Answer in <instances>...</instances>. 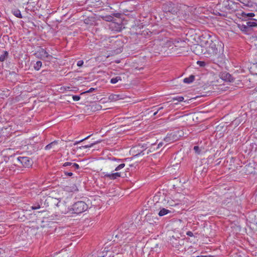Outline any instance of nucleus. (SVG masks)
<instances>
[{
  "mask_svg": "<svg viewBox=\"0 0 257 257\" xmlns=\"http://www.w3.org/2000/svg\"><path fill=\"white\" fill-rule=\"evenodd\" d=\"M194 150L197 154H200L201 151L200 148L197 146H195L194 147Z\"/></svg>",
  "mask_w": 257,
  "mask_h": 257,
  "instance_id": "obj_34",
  "label": "nucleus"
},
{
  "mask_svg": "<svg viewBox=\"0 0 257 257\" xmlns=\"http://www.w3.org/2000/svg\"><path fill=\"white\" fill-rule=\"evenodd\" d=\"M108 159L107 165L110 169L115 168L118 165L123 162V160L117 159L115 157H110Z\"/></svg>",
  "mask_w": 257,
  "mask_h": 257,
  "instance_id": "obj_3",
  "label": "nucleus"
},
{
  "mask_svg": "<svg viewBox=\"0 0 257 257\" xmlns=\"http://www.w3.org/2000/svg\"><path fill=\"white\" fill-rule=\"evenodd\" d=\"M83 60H79L77 62V65L79 67H81L83 64Z\"/></svg>",
  "mask_w": 257,
  "mask_h": 257,
  "instance_id": "obj_38",
  "label": "nucleus"
},
{
  "mask_svg": "<svg viewBox=\"0 0 257 257\" xmlns=\"http://www.w3.org/2000/svg\"><path fill=\"white\" fill-rule=\"evenodd\" d=\"M254 14L253 13H248V14H245V13L243 12L242 13V16H246L247 17H253L254 16Z\"/></svg>",
  "mask_w": 257,
  "mask_h": 257,
  "instance_id": "obj_30",
  "label": "nucleus"
},
{
  "mask_svg": "<svg viewBox=\"0 0 257 257\" xmlns=\"http://www.w3.org/2000/svg\"><path fill=\"white\" fill-rule=\"evenodd\" d=\"M119 80H121V78L120 76H116L112 78L110 80V83L112 84H115L117 83Z\"/></svg>",
  "mask_w": 257,
  "mask_h": 257,
  "instance_id": "obj_23",
  "label": "nucleus"
},
{
  "mask_svg": "<svg viewBox=\"0 0 257 257\" xmlns=\"http://www.w3.org/2000/svg\"><path fill=\"white\" fill-rule=\"evenodd\" d=\"M58 143V141H54L51 143L47 145L45 148V149L46 150H50L51 149L53 146L57 145Z\"/></svg>",
  "mask_w": 257,
  "mask_h": 257,
  "instance_id": "obj_19",
  "label": "nucleus"
},
{
  "mask_svg": "<svg viewBox=\"0 0 257 257\" xmlns=\"http://www.w3.org/2000/svg\"><path fill=\"white\" fill-rule=\"evenodd\" d=\"M67 191H71V192H74V191H78V189H77V186L75 184H74V185H73L72 186L70 187V189L67 190Z\"/></svg>",
  "mask_w": 257,
  "mask_h": 257,
  "instance_id": "obj_28",
  "label": "nucleus"
},
{
  "mask_svg": "<svg viewBox=\"0 0 257 257\" xmlns=\"http://www.w3.org/2000/svg\"><path fill=\"white\" fill-rule=\"evenodd\" d=\"M239 2L244 5L248 6V0H239Z\"/></svg>",
  "mask_w": 257,
  "mask_h": 257,
  "instance_id": "obj_35",
  "label": "nucleus"
},
{
  "mask_svg": "<svg viewBox=\"0 0 257 257\" xmlns=\"http://www.w3.org/2000/svg\"><path fill=\"white\" fill-rule=\"evenodd\" d=\"M80 99V97L79 95H73V99L74 101H78Z\"/></svg>",
  "mask_w": 257,
  "mask_h": 257,
  "instance_id": "obj_36",
  "label": "nucleus"
},
{
  "mask_svg": "<svg viewBox=\"0 0 257 257\" xmlns=\"http://www.w3.org/2000/svg\"><path fill=\"white\" fill-rule=\"evenodd\" d=\"M172 99L174 101L177 100L178 102L183 101L184 99V97L183 96H178L172 97Z\"/></svg>",
  "mask_w": 257,
  "mask_h": 257,
  "instance_id": "obj_26",
  "label": "nucleus"
},
{
  "mask_svg": "<svg viewBox=\"0 0 257 257\" xmlns=\"http://www.w3.org/2000/svg\"><path fill=\"white\" fill-rule=\"evenodd\" d=\"M125 166V164L123 162H121L119 165H118L115 168L114 171H118L120 169L123 168Z\"/></svg>",
  "mask_w": 257,
  "mask_h": 257,
  "instance_id": "obj_25",
  "label": "nucleus"
},
{
  "mask_svg": "<svg viewBox=\"0 0 257 257\" xmlns=\"http://www.w3.org/2000/svg\"><path fill=\"white\" fill-rule=\"evenodd\" d=\"M196 257H211V256L207 255H198Z\"/></svg>",
  "mask_w": 257,
  "mask_h": 257,
  "instance_id": "obj_41",
  "label": "nucleus"
},
{
  "mask_svg": "<svg viewBox=\"0 0 257 257\" xmlns=\"http://www.w3.org/2000/svg\"><path fill=\"white\" fill-rule=\"evenodd\" d=\"M194 80L195 76L193 75H191L188 77L185 78L183 80V82L185 83L190 84L193 82Z\"/></svg>",
  "mask_w": 257,
  "mask_h": 257,
  "instance_id": "obj_16",
  "label": "nucleus"
},
{
  "mask_svg": "<svg viewBox=\"0 0 257 257\" xmlns=\"http://www.w3.org/2000/svg\"><path fill=\"white\" fill-rule=\"evenodd\" d=\"M64 174L66 175H67V176H71L73 175V173L71 171L68 172V171H64Z\"/></svg>",
  "mask_w": 257,
  "mask_h": 257,
  "instance_id": "obj_37",
  "label": "nucleus"
},
{
  "mask_svg": "<svg viewBox=\"0 0 257 257\" xmlns=\"http://www.w3.org/2000/svg\"><path fill=\"white\" fill-rule=\"evenodd\" d=\"M170 241L172 246L175 248H178L180 245L183 244V240L182 239H179V237L176 238L173 236L171 238Z\"/></svg>",
  "mask_w": 257,
  "mask_h": 257,
  "instance_id": "obj_10",
  "label": "nucleus"
},
{
  "mask_svg": "<svg viewBox=\"0 0 257 257\" xmlns=\"http://www.w3.org/2000/svg\"><path fill=\"white\" fill-rule=\"evenodd\" d=\"M97 90V88H90L88 90H87L83 93H81V94H83L84 93H90V92H93L94 91H95Z\"/></svg>",
  "mask_w": 257,
  "mask_h": 257,
  "instance_id": "obj_33",
  "label": "nucleus"
},
{
  "mask_svg": "<svg viewBox=\"0 0 257 257\" xmlns=\"http://www.w3.org/2000/svg\"><path fill=\"white\" fill-rule=\"evenodd\" d=\"M151 152V151L150 150H148L146 151V149H144V150L141 151L140 152L137 154L136 155H134V157L139 156L140 155H144L146 154L147 155H148Z\"/></svg>",
  "mask_w": 257,
  "mask_h": 257,
  "instance_id": "obj_21",
  "label": "nucleus"
},
{
  "mask_svg": "<svg viewBox=\"0 0 257 257\" xmlns=\"http://www.w3.org/2000/svg\"><path fill=\"white\" fill-rule=\"evenodd\" d=\"M179 132H174L170 134H168L167 136L164 138V141L166 142L172 143L174 142L179 139V137L177 134Z\"/></svg>",
  "mask_w": 257,
  "mask_h": 257,
  "instance_id": "obj_6",
  "label": "nucleus"
},
{
  "mask_svg": "<svg viewBox=\"0 0 257 257\" xmlns=\"http://www.w3.org/2000/svg\"><path fill=\"white\" fill-rule=\"evenodd\" d=\"M37 57L41 59H48L51 60L52 58V56L49 55L48 52L44 49H41V50L38 52Z\"/></svg>",
  "mask_w": 257,
  "mask_h": 257,
  "instance_id": "obj_8",
  "label": "nucleus"
},
{
  "mask_svg": "<svg viewBox=\"0 0 257 257\" xmlns=\"http://www.w3.org/2000/svg\"><path fill=\"white\" fill-rule=\"evenodd\" d=\"M220 78L226 81L233 82L234 78L228 72H224L221 73Z\"/></svg>",
  "mask_w": 257,
  "mask_h": 257,
  "instance_id": "obj_11",
  "label": "nucleus"
},
{
  "mask_svg": "<svg viewBox=\"0 0 257 257\" xmlns=\"http://www.w3.org/2000/svg\"><path fill=\"white\" fill-rule=\"evenodd\" d=\"M17 160L25 167L29 168L33 164L32 160L28 157H19Z\"/></svg>",
  "mask_w": 257,
  "mask_h": 257,
  "instance_id": "obj_4",
  "label": "nucleus"
},
{
  "mask_svg": "<svg viewBox=\"0 0 257 257\" xmlns=\"http://www.w3.org/2000/svg\"><path fill=\"white\" fill-rule=\"evenodd\" d=\"M174 210L171 207L169 208H168V207H167L166 208L164 207H160V211L158 213V215L161 217L166 215H169V216L171 217L174 214Z\"/></svg>",
  "mask_w": 257,
  "mask_h": 257,
  "instance_id": "obj_5",
  "label": "nucleus"
},
{
  "mask_svg": "<svg viewBox=\"0 0 257 257\" xmlns=\"http://www.w3.org/2000/svg\"><path fill=\"white\" fill-rule=\"evenodd\" d=\"M184 8H185V6L175 4L171 2L165 3L162 6V9L164 12L176 15L178 17L183 14L182 9Z\"/></svg>",
  "mask_w": 257,
  "mask_h": 257,
  "instance_id": "obj_1",
  "label": "nucleus"
},
{
  "mask_svg": "<svg viewBox=\"0 0 257 257\" xmlns=\"http://www.w3.org/2000/svg\"><path fill=\"white\" fill-rule=\"evenodd\" d=\"M244 22L246 24L247 28L250 32L252 28L257 27V23L255 22V19H250L249 21H245Z\"/></svg>",
  "mask_w": 257,
  "mask_h": 257,
  "instance_id": "obj_13",
  "label": "nucleus"
},
{
  "mask_svg": "<svg viewBox=\"0 0 257 257\" xmlns=\"http://www.w3.org/2000/svg\"><path fill=\"white\" fill-rule=\"evenodd\" d=\"M146 219L150 224H154L156 222L153 218H152V214H147L146 216Z\"/></svg>",
  "mask_w": 257,
  "mask_h": 257,
  "instance_id": "obj_20",
  "label": "nucleus"
},
{
  "mask_svg": "<svg viewBox=\"0 0 257 257\" xmlns=\"http://www.w3.org/2000/svg\"><path fill=\"white\" fill-rule=\"evenodd\" d=\"M87 208V205L84 201H80L74 203L69 210L72 211L73 213L80 214L86 211Z\"/></svg>",
  "mask_w": 257,
  "mask_h": 257,
  "instance_id": "obj_2",
  "label": "nucleus"
},
{
  "mask_svg": "<svg viewBox=\"0 0 257 257\" xmlns=\"http://www.w3.org/2000/svg\"><path fill=\"white\" fill-rule=\"evenodd\" d=\"M60 202V201L56 198L49 197L46 199L44 202V204H46L47 206H49V204H50L51 205H55L57 206H59V203Z\"/></svg>",
  "mask_w": 257,
  "mask_h": 257,
  "instance_id": "obj_9",
  "label": "nucleus"
},
{
  "mask_svg": "<svg viewBox=\"0 0 257 257\" xmlns=\"http://www.w3.org/2000/svg\"><path fill=\"white\" fill-rule=\"evenodd\" d=\"M42 65V63L41 61H37L34 66V68L35 70H36L37 71H39L40 69V68H41Z\"/></svg>",
  "mask_w": 257,
  "mask_h": 257,
  "instance_id": "obj_22",
  "label": "nucleus"
},
{
  "mask_svg": "<svg viewBox=\"0 0 257 257\" xmlns=\"http://www.w3.org/2000/svg\"><path fill=\"white\" fill-rule=\"evenodd\" d=\"M8 56L9 53L6 51H4L3 53L0 55V61L4 62L8 58Z\"/></svg>",
  "mask_w": 257,
  "mask_h": 257,
  "instance_id": "obj_18",
  "label": "nucleus"
},
{
  "mask_svg": "<svg viewBox=\"0 0 257 257\" xmlns=\"http://www.w3.org/2000/svg\"><path fill=\"white\" fill-rule=\"evenodd\" d=\"M164 196V194H163V195H162V198H163Z\"/></svg>",
  "mask_w": 257,
  "mask_h": 257,
  "instance_id": "obj_45",
  "label": "nucleus"
},
{
  "mask_svg": "<svg viewBox=\"0 0 257 257\" xmlns=\"http://www.w3.org/2000/svg\"><path fill=\"white\" fill-rule=\"evenodd\" d=\"M113 19L114 18L110 15L106 16L103 18V20L107 22H111Z\"/></svg>",
  "mask_w": 257,
  "mask_h": 257,
  "instance_id": "obj_27",
  "label": "nucleus"
},
{
  "mask_svg": "<svg viewBox=\"0 0 257 257\" xmlns=\"http://www.w3.org/2000/svg\"><path fill=\"white\" fill-rule=\"evenodd\" d=\"M237 27L244 33L248 34L250 33L244 21L241 23L237 24Z\"/></svg>",
  "mask_w": 257,
  "mask_h": 257,
  "instance_id": "obj_12",
  "label": "nucleus"
},
{
  "mask_svg": "<svg viewBox=\"0 0 257 257\" xmlns=\"http://www.w3.org/2000/svg\"><path fill=\"white\" fill-rule=\"evenodd\" d=\"M186 234L189 236H193V233L191 231H188L186 232Z\"/></svg>",
  "mask_w": 257,
  "mask_h": 257,
  "instance_id": "obj_39",
  "label": "nucleus"
},
{
  "mask_svg": "<svg viewBox=\"0 0 257 257\" xmlns=\"http://www.w3.org/2000/svg\"><path fill=\"white\" fill-rule=\"evenodd\" d=\"M197 63L199 65V66L202 67H203L206 65V63L204 61H198Z\"/></svg>",
  "mask_w": 257,
  "mask_h": 257,
  "instance_id": "obj_32",
  "label": "nucleus"
},
{
  "mask_svg": "<svg viewBox=\"0 0 257 257\" xmlns=\"http://www.w3.org/2000/svg\"><path fill=\"white\" fill-rule=\"evenodd\" d=\"M158 111L157 110L156 112H155L153 114V115L154 116H155L157 113H158Z\"/></svg>",
  "mask_w": 257,
  "mask_h": 257,
  "instance_id": "obj_43",
  "label": "nucleus"
},
{
  "mask_svg": "<svg viewBox=\"0 0 257 257\" xmlns=\"http://www.w3.org/2000/svg\"><path fill=\"white\" fill-rule=\"evenodd\" d=\"M12 14L16 17L18 18H22L23 17L22 16V14L21 13V12L18 9H14L12 11Z\"/></svg>",
  "mask_w": 257,
  "mask_h": 257,
  "instance_id": "obj_17",
  "label": "nucleus"
},
{
  "mask_svg": "<svg viewBox=\"0 0 257 257\" xmlns=\"http://www.w3.org/2000/svg\"><path fill=\"white\" fill-rule=\"evenodd\" d=\"M91 135H89L88 136H87V137L80 140L79 141H76L74 143V145H76L77 144H78L79 143H80V142H82L83 141H84V140H86L87 139H88Z\"/></svg>",
  "mask_w": 257,
  "mask_h": 257,
  "instance_id": "obj_31",
  "label": "nucleus"
},
{
  "mask_svg": "<svg viewBox=\"0 0 257 257\" xmlns=\"http://www.w3.org/2000/svg\"><path fill=\"white\" fill-rule=\"evenodd\" d=\"M108 99L110 101H116L120 99H122L123 98L122 95L111 94L108 96Z\"/></svg>",
  "mask_w": 257,
  "mask_h": 257,
  "instance_id": "obj_14",
  "label": "nucleus"
},
{
  "mask_svg": "<svg viewBox=\"0 0 257 257\" xmlns=\"http://www.w3.org/2000/svg\"><path fill=\"white\" fill-rule=\"evenodd\" d=\"M163 143L162 142L158 144V148L162 147L163 146Z\"/></svg>",
  "mask_w": 257,
  "mask_h": 257,
  "instance_id": "obj_40",
  "label": "nucleus"
},
{
  "mask_svg": "<svg viewBox=\"0 0 257 257\" xmlns=\"http://www.w3.org/2000/svg\"><path fill=\"white\" fill-rule=\"evenodd\" d=\"M63 167L71 166V168H73L74 170H77L80 168L78 164L76 163H72L70 162H66L63 164Z\"/></svg>",
  "mask_w": 257,
  "mask_h": 257,
  "instance_id": "obj_15",
  "label": "nucleus"
},
{
  "mask_svg": "<svg viewBox=\"0 0 257 257\" xmlns=\"http://www.w3.org/2000/svg\"><path fill=\"white\" fill-rule=\"evenodd\" d=\"M40 203H41V204H40L39 203H38L37 204H36V205H35L34 206H32L31 207L32 209L33 210H36V209L40 208L41 207V205L42 204V201H41Z\"/></svg>",
  "mask_w": 257,
  "mask_h": 257,
  "instance_id": "obj_29",
  "label": "nucleus"
},
{
  "mask_svg": "<svg viewBox=\"0 0 257 257\" xmlns=\"http://www.w3.org/2000/svg\"><path fill=\"white\" fill-rule=\"evenodd\" d=\"M74 170L73 168H71V166H70V171L72 172Z\"/></svg>",
  "mask_w": 257,
  "mask_h": 257,
  "instance_id": "obj_44",
  "label": "nucleus"
},
{
  "mask_svg": "<svg viewBox=\"0 0 257 257\" xmlns=\"http://www.w3.org/2000/svg\"><path fill=\"white\" fill-rule=\"evenodd\" d=\"M163 109V107H162V106L160 107H159V108H158L157 111H160V110H161V109Z\"/></svg>",
  "mask_w": 257,
  "mask_h": 257,
  "instance_id": "obj_42",
  "label": "nucleus"
},
{
  "mask_svg": "<svg viewBox=\"0 0 257 257\" xmlns=\"http://www.w3.org/2000/svg\"><path fill=\"white\" fill-rule=\"evenodd\" d=\"M102 174L103 176H102L101 177L104 179L108 178L110 180H115L117 178L121 177V173L120 172H116L112 173H108L105 172H102Z\"/></svg>",
  "mask_w": 257,
  "mask_h": 257,
  "instance_id": "obj_7",
  "label": "nucleus"
},
{
  "mask_svg": "<svg viewBox=\"0 0 257 257\" xmlns=\"http://www.w3.org/2000/svg\"><path fill=\"white\" fill-rule=\"evenodd\" d=\"M99 142L97 141V142H95L94 143H90V144L89 145H84V146H80L79 147V149H81V148H90V147H93L94 145L97 144Z\"/></svg>",
  "mask_w": 257,
  "mask_h": 257,
  "instance_id": "obj_24",
  "label": "nucleus"
}]
</instances>
